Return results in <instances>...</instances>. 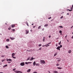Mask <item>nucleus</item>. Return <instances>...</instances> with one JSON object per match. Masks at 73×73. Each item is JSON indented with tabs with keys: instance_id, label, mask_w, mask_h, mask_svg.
<instances>
[{
	"instance_id": "f257e3e1",
	"label": "nucleus",
	"mask_w": 73,
	"mask_h": 73,
	"mask_svg": "<svg viewBox=\"0 0 73 73\" xmlns=\"http://www.w3.org/2000/svg\"><path fill=\"white\" fill-rule=\"evenodd\" d=\"M40 62L41 64H45V62L44 60H40Z\"/></svg>"
},
{
	"instance_id": "f03ea898",
	"label": "nucleus",
	"mask_w": 73,
	"mask_h": 73,
	"mask_svg": "<svg viewBox=\"0 0 73 73\" xmlns=\"http://www.w3.org/2000/svg\"><path fill=\"white\" fill-rule=\"evenodd\" d=\"M25 65V63H24V62H22L20 63V65L21 66H24Z\"/></svg>"
},
{
	"instance_id": "7ed1b4c3",
	"label": "nucleus",
	"mask_w": 73,
	"mask_h": 73,
	"mask_svg": "<svg viewBox=\"0 0 73 73\" xmlns=\"http://www.w3.org/2000/svg\"><path fill=\"white\" fill-rule=\"evenodd\" d=\"M6 60L7 61H11V62L12 61V59H8V58H7L6 59Z\"/></svg>"
},
{
	"instance_id": "20e7f679",
	"label": "nucleus",
	"mask_w": 73,
	"mask_h": 73,
	"mask_svg": "<svg viewBox=\"0 0 73 73\" xmlns=\"http://www.w3.org/2000/svg\"><path fill=\"white\" fill-rule=\"evenodd\" d=\"M60 46H58L57 48H56V49H57L58 50H60Z\"/></svg>"
},
{
	"instance_id": "39448f33",
	"label": "nucleus",
	"mask_w": 73,
	"mask_h": 73,
	"mask_svg": "<svg viewBox=\"0 0 73 73\" xmlns=\"http://www.w3.org/2000/svg\"><path fill=\"white\" fill-rule=\"evenodd\" d=\"M29 33V31L28 30H26V34H28Z\"/></svg>"
},
{
	"instance_id": "423d86ee",
	"label": "nucleus",
	"mask_w": 73,
	"mask_h": 73,
	"mask_svg": "<svg viewBox=\"0 0 73 73\" xmlns=\"http://www.w3.org/2000/svg\"><path fill=\"white\" fill-rule=\"evenodd\" d=\"M32 63V62H25V64H26L27 65V64H31Z\"/></svg>"
},
{
	"instance_id": "0eeeda50",
	"label": "nucleus",
	"mask_w": 73,
	"mask_h": 73,
	"mask_svg": "<svg viewBox=\"0 0 73 73\" xmlns=\"http://www.w3.org/2000/svg\"><path fill=\"white\" fill-rule=\"evenodd\" d=\"M10 38L11 40H15V38H12L11 37H10Z\"/></svg>"
},
{
	"instance_id": "6e6552de",
	"label": "nucleus",
	"mask_w": 73,
	"mask_h": 73,
	"mask_svg": "<svg viewBox=\"0 0 73 73\" xmlns=\"http://www.w3.org/2000/svg\"><path fill=\"white\" fill-rule=\"evenodd\" d=\"M53 72L54 73H58V72L56 71H55V70H54L53 71Z\"/></svg>"
},
{
	"instance_id": "1a4fd4ad",
	"label": "nucleus",
	"mask_w": 73,
	"mask_h": 73,
	"mask_svg": "<svg viewBox=\"0 0 73 73\" xmlns=\"http://www.w3.org/2000/svg\"><path fill=\"white\" fill-rule=\"evenodd\" d=\"M71 52H72V50H69L68 52V53H71Z\"/></svg>"
},
{
	"instance_id": "9d476101",
	"label": "nucleus",
	"mask_w": 73,
	"mask_h": 73,
	"mask_svg": "<svg viewBox=\"0 0 73 73\" xmlns=\"http://www.w3.org/2000/svg\"><path fill=\"white\" fill-rule=\"evenodd\" d=\"M15 27V25H11V27L12 28H14V27Z\"/></svg>"
},
{
	"instance_id": "9b49d317",
	"label": "nucleus",
	"mask_w": 73,
	"mask_h": 73,
	"mask_svg": "<svg viewBox=\"0 0 73 73\" xmlns=\"http://www.w3.org/2000/svg\"><path fill=\"white\" fill-rule=\"evenodd\" d=\"M34 59V58H33V57H32L30 59V60L32 61V60H33Z\"/></svg>"
},
{
	"instance_id": "f8f14e48",
	"label": "nucleus",
	"mask_w": 73,
	"mask_h": 73,
	"mask_svg": "<svg viewBox=\"0 0 73 73\" xmlns=\"http://www.w3.org/2000/svg\"><path fill=\"white\" fill-rule=\"evenodd\" d=\"M31 70V69H29L27 70V72H30Z\"/></svg>"
},
{
	"instance_id": "ddd939ff",
	"label": "nucleus",
	"mask_w": 73,
	"mask_h": 73,
	"mask_svg": "<svg viewBox=\"0 0 73 73\" xmlns=\"http://www.w3.org/2000/svg\"><path fill=\"white\" fill-rule=\"evenodd\" d=\"M33 65L34 66H35V65H36V62L34 61L33 63Z\"/></svg>"
},
{
	"instance_id": "4468645a",
	"label": "nucleus",
	"mask_w": 73,
	"mask_h": 73,
	"mask_svg": "<svg viewBox=\"0 0 73 73\" xmlns=\"http://www.w3.org/2000/svg\"><path fill=\"white\" fill-rule=\"evenodd\" d=\"M57 54V53L56 52L54 55V57H55V56H56Z\"/></svg>"
},
{
	"instance_id": "2eb2a0df",
	"label": "nucleus",
	"mask_w": 73,
	"mask_h": 73,
	"mask_svg": "<svg viewBox=\"0 0 73 73\" xmlns=\"http://www.w3.org/2000/svg\"><path fill=\"white\" fill-rule=\"evenodd\" d=\"M15 53H13L12 55V56H15Z\"/></svg>"
},
{
	"instance_id": "dca6fc26",
	"label": "nucleus",
	"mask_w": 73,
	"mask_h": 73,
	"mask_svg": "<svg viewBox=\"0 0 73 73\" xmlns=\"http://www.w3.org/2000/svg\"><path fill=\"white\" fill-rule=\"evenodd\" d=\"M39 64L38 63H37L35 64L36 66H39Z\"/></svg>"
},
{
	"instance_id": "f3484780",
	"label": "nucleus",
	"mask_w": 73,
	"mask_h": 73,
	"mask_svg": "<svg viewBox=\"0 0 73 73\" xmlns=\"http://www.w3.org/2000/svg\"><path fill=\"white\" fill-rule=\"evenodd\" d=\"M59 32L60 33H61V35L62 34V31H61V30H60L59 31Z\"/></svg>"
},
{
	"instance_id": "a211bd4d",
	"label": "nucleus",
	"mask_w": 73,
	"mask_h": 73,
	"mask_svg": "<svg viewBox=\"0 0 73 73\" xmlns=\"http://www.w3.org/2000/svg\"><path fill=\"white\" fill-rule=\"evenodd\" d=\"M7 64H6L3 66V68H5V67H6V66H7Z\"/></svg>"
},
{
	"instance_id": "6ab92c4d",
	"label": "nucleus",
	"mask_w": 73,
	"mask_h": 73,
	"mask_svg": "<svg viewBox=\"0 0 73 73\" xmlns=\"http://www.w3.org/2000/svg\"><path fill=\"white\" fill-rule=\"evenodd\" d=\"M62 68L61 67H57V68L58 69H61Z\"/></svg>"
},
{
	"instance_id": "aec40b11",
	"label": "nucleus",
	"mask_w": 73,
	"mask_h": 73,
	"mask_svg": "<svg viewBox=\"0 0 73 73\" xmlns=\"http://www.w3.org/2000/svg\"><path fill=\"white\" fill-rule=\"evenodd\" d=\"M6 48H7V49H9V48L8 47V46L6 45Z\"/></svg>"
},
{
	"instance_id": "412c9836",
	"label": "nucleus",
	"mask_w": 73,
	"mask_h": 73,
	"mask_svg": "<svg viewBox=\"0 0 73 73\" xmlns=\"http://www.w3.org/2000/svg\"><path fill=\"white\" fill-rule=\"evenodd\" d=\"M41 26H39L38 27V29H40V28H41Z\"/></svg>"
},
{
	"instance_id": "4be33fe9",
	"label": "nucleus",
	"mask_w": 73,
	"mask_h": 73,
	"mask_svg": "<svg viewBox=\"0 0 73 73\" xmlns=\"http://www.w3.org/2000/svg\"><path fill=\"white\" fill-rule=\"evenodd\" d=\"M67 10H68V11H72V9L69 10V9H68Z\"/></svg>"
},
{
	"instance_id": "5701e85b",
	"label": "nucleus",
	"mask_w": 73,
	"mask_h": 73,
	"mask_svg": "<svg viewBox=\"0 0 73 73\" xmlns=\"http://www.w3.org/2000/svg\"><path fill=\"white\" fill-rule=\"evenodd\" d=\"M6 41H9V39H6Z\"/></svg>"
},
{
	"instance_id": "b1692460",
	"label": "nucleus",
	"mask_w": 73,
	"mask_h": 73,
	"mask_svg": "<svg viewBox=\"0 0 73 73\" xmlns=\"http://www.w3.org/2000/svg\"><path fill=\"white\" fill-rule=\"evenodd\" d=\"M48 25L47 24H46L44 26V27H47L48 26Z\"/></svg>"
},
{
	"instance_id": "393cba45",
	"label": "nucleus",
	"mask_w": 73,
	"mask_h": 73,
	"mask_svg": "<svg viewBox=\"0 0 73 73\" xmlns=\"http://www.w3.org/2000/svg\"><path fill=\"white\" fill-rule=\"evenodd\" d=\"M12 57H13V58H16L15 57H14L13 56H12Z\"/></svg>"
},
{
	"instance_id": "a878e982",
	"label": "nucleus",
	"mask_w": 73,
	"mask_h": 73,
	"mask_svg": "<svg viewBox=\"0 0 73 73\" xmlns=\"http://www.w3.org/2000/svg\"><path fill=\"white\" fill-rule=\"evenodd\" d=\"M59 28H63V27L62 26H60L59 27Z\"/></svg>"
},
{
	"instance_id": "bb28decb",
	"label": "nucleus",
	"mask_w": 73,
	"mask_h": 73,
	"mask_svg": "<svg viewBox=\"0 0 73 73\" xmlns=\"http://www.w3.org/2000/svg\"><path fill=\"white\" fill-rule=\"evenodd\" d=\"M16 69V68H15L14 69H13V71H15V70Z\"/></svg>"
},
{
	"instance_id": "cd10ccee",
	"label": "nucleus",
	"mask_w": 73,
	"mask_h": 73,
	"mask_svg": "<svg viewBox=\"0 0 73 73\" xmlns=\"http://www.w3.org/2000/svg\"><path fill=\"white\" fill-rule=\"evenodd\" d=\"M44 38H45V37H44L43 38V41H45V39H44Z\"/></svg>"
},
{
	"instance_id": "c85d7f7f",
	"label": "nucleus",
	"mask_w": 73,
	"mask_h": 73,
	"mask_svg": "<svg viewBox=\"0 0 73 73\" xmlns=\"http://www.w3.org/2000/svg\"><path fill=\"white\" fill-rule=\"evenodd\" d=\"M62 18H63V16H62V17H60V19H62Z\"/></svg>"
},
{
	"instance_id": "c756f323",
	"label": "nucleus",
	"mask_w": 73,
	"mask_h": 73,
	"mask_svg": "<svg viewBox=\"0 0 73 73\" xmlns=\"http://www.w3.org/2000/svg\"><path fill=\"white\" fill-rule=\"evenodd\" d=\"M8 29H9V30H10L11 29V27H10V28H9Z\"/></svg>"
},
{
	"instance_id": "7c9ffc66",
	"label": "nucleus",
	"mask_w": 73,
	"mask_h": 73,
	"mask_svg": "<svg viewBox=\"0 0 73 73\" xmlns=\"http://www.w3.org/2000/svg\"><path fill=\"white\" fill-rule=\"evenodd\" d=\"M1 56L2 57H5V55H2Z\"/></svg>"
},
{
	"instance_id": "2f4dec72",
	"label": "nucleus",
	"mask_w": 73,
	"mask_h": 73,
	"mask_svg": "<svg viewBox=\"0 0 73 73\" xmlns=\"http://www.w3.org/2000/svg\"><path fill=\"white\" fill-rule=\"evenodd\" d=\"M5 61V59L3 60H2V62H3V61Z\"/></svg>"
},
{
	"instance_id": "473e14b6",
	"label": "nucleus",
	"mask_w": 73,
	"mask_h": 73,
	"mask_svg": "<svg viewBox=\"0 0 73 73\" xmlns=\"http://www.w3.org/2000/svg\"><path fill=\"white\" fill-rule=\"evenodd\" d=\"M11 62L10 61H8V63L9 64H10V63H11Z\"/></svg>"
},
{
	"instance_id": "72a5a7b5",
	"label": "nucleus",
	"mask_w": 73,
	"mask_h": 73,
	"mask_svg": "<svg viewBox=\"0 0 73 73\" xmlns=\"http://www.w3.org/2000/svg\"><path fill=\"white\" fill-rule=\"evenodd\" d=\"M60 48H61L62 47V45H60Z\"/></svg>"
},
{
	"instance_id": "f704fd0d",
	"label": "nucleus",
	"mask_w": 73,
	"mask_h": 73,
	"mask_svg": "<svg viewBox=\"0 0 73 73\" xmlns=\"http://www.w3.org/2000/svg\"><path fill=\"white\" fill-rule=\"evenodd\" d=\"M52 18V17H50L49 18H48V19H50Z\"/></svg>"
},
{
	"instance_id": "c9c22d12",
	"label": "nucleus",
	"mask_w": 73,
	"mask_h": 73,
	"mask_svg": "<svg viewBox=\"0 0 73 73\" xmlns=\"http://www.w3.org/2000/svg\"><path fill=\"white\" fill-rule=\"evenodd\" d=\"M41 46V44H40L38 45L39 46Z\"/></svg>"
},
{
	"instance_id": "e433bc0d",
	"label": "nucleus",
	"mask_w": 73,
	"mask_h": 73,
	"mask_svg": "<svg viewBox=\"0 0 73 73\" xmlns=\"http://www.w3.org/2000/svg\"><path fill=\"white\" fill-rule=\"evenodd\" d=\"M42 31H44V28L42 29Z\"/></svg>"
},
{
	"instance_id": "4c0bfd02",
	"label": "nucleus",
	"mask_w": 73,
	"mask_h": 73,
	"mask_svg": "<svg viewBox=\"0 0 73 73\" xmlns=\"http://www.w3.org/2000/svg\"><path fill=\"white\" fill-rule=\"evenodd\" d=\"M13 31V32H14V31H15V29H13L12 30Z\"/></svg>"
},
{
	"instance_id": "58836bf2",
	"label": "nucleus",
	"mask_w": 73,
	"mask_h": 73,
	"mask_svg": "<svg viewBox=\"0 0 73 73\" xmlns=\"http://www.w3.org/2000/svg\"><path fill=\"white\" fill-rule=\"evenodd\" d=\"M39 50H41V48H40L39 49Z\"/></svg>"
},
{
	"instance_id": "ea45409f",
	"label": "nucleus",
	"mask_w": 73,
	"mask_h": 73,
	"mask_svg": "<svg viewBox=\"0 0 73 73\" xmlns=\"http://www.w3.org/2000/svg\"><path fill=\"white\" fill-rule=\"evenodd\" d=\"M59 65V64H57L56 65V66H58Z\"/></svg>"
},
{
	"instance_id": "a19ab883",
	"label": "nucleus",
	"mask_w": 73,
	"mask_h": 73,
	"mask_svg": "<svg viewBox=\"0 0 73 73\" xmlns=\"http://www.w3.org/2000/svg\"><path fill=\"white\" fill-rule=\"evenodd\" d=\"M27 26H29V25H28V23H27Z\"/></svg>"
},
{
	"instance_id": "79ce46f5",
	"label": "nucleus",
	"mask_w": 73,
	"mask_h": 73,
	"mask_svg": "<svg viewBox=\"0 0 73 73\" xmlns=\"http://www.w3.org/2000/svg\"><path fill=\"white\" fill-rule=\"evenodd\" d=\"M37 73V72H33V73Z\"/></svg>"
},
{
	"instance_id": "37998d69",
	"label": "nucleus",
	"mask_w": 73,
	"mask_h": 73,
	"mask_svg": "<svg viewBox=\"0 0 73 73\" xmlns=\"http://www.w3.org/2000/svg\"><path fill=\"white\" fill-rule=\"evenodd\" d=\"M50 44V43H49L48 44H47L46 45H45V46H46V45H48V44Z\"/></svg>"
},
{
	"instance_id": "c03bdc74",
	"label": "nucleus",
	"mask_w": 73,
	"mask_h": 73,
	"mask_svg": "<svg viewBox=\"0 0 73 73\" xmlns=\"http://www.w3.org/2000/svg\"><path fill=\"white\" fill-rule=\"evenodd\" d=\"M27 59H28V60H29V59H30V58H28Z\"/></svg>"
},
{
	"instance_id": "a18cd8bd",
	"label": "nucleus",
	"mask_w": 73,
	"mask_h": 73,
	"mask_svg": "<svg viewBox=\"0 0 73 73\" xmlns=\"http://www.w3.org/2000/svg\"><path fill=\"white\" fill-rule=\"evenodd\" d=\"M48 73H50V72L49 71H48Z\"/></svg>"
},
{
	"instance_id": "49530a36",
	"label": "nucleus",
	"mask_w": 73,
	"mask_h": 73,
	"mask_svg": "<svg viewBox=\"0 0 73 73\" xmlns=\"http://www.w3.org/2000/svg\"><path fill=\"white\" fill-rule=\"evenodd\" d=\"M48 37H49V38H50V37H51V36H49Z\"/></svg>"
},
{
	"instance_id": "de8ad7c7",
	"label": "nucleus",
	"mask_w": 73,
	"mask_h": 73,
	"mask_svg": "<svg viewBox=\"0 0 73 73\" xmlns=\"http://www.w3.org/2000/svg\"><path fill=\"white\" fill-rule=\"evenodd\" d=\"M56 46H58V45H57V44H56Z\"/></svg>"
},
{
	"instance_id": "09e8293b",
	"label": "nucleus",
	"mask_w": 73,
	"mask_h": 73,
	"mask_svg": "<svg viewBox=\"0 0 73 73\" xmlns=\"http://www.w3.org/2000/svg\"><path fill=\"white\" fill-rule=\"evenodd\" d=\"M58 44H59V45H60V44H61V43H60V42H59Z\"/></svg>"
},
{
	"instance_id": "8fccbe9b",
	"label": "nucleus",
	"mask_w": 73,
	"mask_h": 73,
	"mask_svg": "<svg viewBox=\"0 0 73 73\" xmlns=\"http://www.w3.org/2000/svg\"><path fill=\"white\" fill-rule=\"evenodd\" d=\"M67 15H69V13H67Z\"/></svg>"
},
{
	"instance_id": "3c124183",
	"label": "nucleus",
	"mask_w": 73,
	"mask_h": 73,
	"mask_svg": "<svg viewBox=\"0 0 73 73\" xmlns=\"http://www.w3.org/2000/svg\"><path fill=\"white\" fill-rule=\"evenodd\" d=\"M35 27H36V26H33V28H35Z\"/></svg>"
},
{
	"instance_id": "603ef678",
	"label": "nucleus",
	"mask_w": 73,
	"mask_h": 73,
	"mask_svg": "<svg viewBox=\"0 0 73 73\" xmlns=\"http://www.w3.org/2000/svg\"><path fill=\"white\" fill-rule=\"evenodd\" d=\"M70 9H73V8L72 7H71Z\"/></svg>"
},
{
	"instance_id": "864d4df0",
	"label": "nucleus",
	"mask_w": 73,
	"mask_h": 73,
	"mask_svg": "<svg viewBox=\"0 0 73 73\" xmlns=\"http://www.w3.org/2000/svg\"><path fill=\"white\" fill-rule=\"evenodd\" d=\"M66 37H67V35H66V36L65 38H66Z\"/></svg>"
},
{
	"instance_id": "5fc2aeb1",
	"label": "nucleus",
	"mask_w": 73,
	"mask_h": 73,
	"mask_svg": "<svg viewBox=\"0 0 73 73\" xmlns=\"http://www.w3.org/2000/svg\"><path fill=\"white\" fill-rule=\"evenodd\" d=\"M45 46V45H43V46H42L44 47Z\"/></svg>"
},
{
	"instance_id": "6e6d98bb",
	"label": "nucleus",
	"mask_w": 73,
	"mask_h": 73,
	"mask_svg": "<svg viewBox=\"0 0 73 73\" xmlns=\"http://www.w3.org/2000/svg\"><path fill=\"white\" fill-rule=\"evenodd\" d=\"M61 41H60V43H61Z\"/></svg>"
},
{
	"instance_id": "4d7b16f0",
	"label": "nucleus",
	"mask_w": 73,
	"mask_h": 73,
	"mask_svg": "<svg viewBox=\"0 0 73 73\" xmlns=\"http://www.w3.org/2000/svg\"><path fill=\"white\" fill-rule=\"evenodd\" d=\"M32 25H33V24H32Z\"/></svg>"
},
{
	"instance_id": "13d9d810",
	"label": "nucleus",
	"mask_w": 73,
	"mask_h": 73,
	"mask_svg": "<svg viewBox=\"0 0 73 73\" xmlns=\"http://www.w3.org/2000/svg\"><path fill=\"white\" fill-rule=\"evenodd\" d=\"M31 32H32V30H31Z\"/></svg>"
},
{
	"instance_id": "bf43d9fd",
	"label": "nucleus",
	"mask_w": 73,
	"mask_h": 73,
	"mask_svg": "<svg viewBox=\"0 0 73 73\" xmlns=\"http://www.w3.org/2000/svg\"><path fill=\"white\" fill-rule=\"evenodd\" d=\"M73 28V26H72L71 27V28Z\"/></svg>"
},
{
	"instance_id": "052dcab7",
	"label": "nucleus",
	"mask_w": 73,
	"mask_h": 73,
	"mask_svg": "<svg viewBox=\"0 0 73 73\" xmlns=\"http://www.w3.org/2000/svg\"><path fill=\"white\" fill-rule=\"evenodd\" d=\"M53 19H52L51 21H53Z\"/></svg>"
},
{
	"instance_id": "680f3d73",
	"label": "nucleus",
	"mask_w": 73,
	"mask_h": 73,
	"mask_svg": "<svg viewBox=\"0 0 73 73\" xmlns=\"http://www.w3.org/2000/svg\"><path fill=\"white\" fill-rule=\"evenodd\" d=\"M60 61V60H58V61Z\"/></svg>"
},
{
	"instance_id": "e2e57ef3",
	"label": "nucleus",
	"mask_w": 73,
	"mask_h": 73,
	"mask_svg": "<svg viewBox=\"0 0 73 73\" xmlns=\"http://www.w3.org/2000/svg\"><path fill=\"white\" fill-rule=\"evenodd\" d=\"M0 73H3V72H0Z\"/></svg>"
},
{
	"instance_id": "0e129e2a",
	"label": "nucleus",
	"mask_w": 73,
	"mask_h": 73,
	"mask_svg": "<svg viewBox=\"0 0 73 73\" xmlns=\"http://www.w3.org/2000/svg\"><path fill=\"white\" fill-rule=\"evenodd\" d=\"M72 8H73V5H72Z\"/></svg>"
},
{
	"instance_id": "69168bd1",
	"label": "nucleus",
	"mask_w": 73,
	"mask_h": 73,
	"mask_svg": "<svg viewBox=\"0 0 73 73\" xmlns=\"http://www.w3.org/2000/svg\"><path fill=\"white\" fill-rule=\"evenodd\" d=\"M48 45L46 46V47H48Z\"/></svg>"
},
{
	"instance_id": "338daca9",
	"label": "nucleus",
	"mask_w": 73,
	"mask_h": 73,
	"mask_svg": "<svg viewBox=\"0 0 73 73\" xmlns=\"http://www.w3.org/2000/svg\"><path fill=\"white\" fill-rule=\"evenodd\" d=\"M5 24L6 25H7V23H5Z\"/></svg>"
},
{
	"instance_id": "774afa93",
	"label": "nucleus",
	"mask_w": 73,
	"mask_h": 73,
	"mask_svg": "<svg viewBox=\"0 0 73 73\" xmlns=\"http://www.w3.org/2000/svg\"><path fill=\"white\" fill-rule=\"evenodd\" d=\"M28 60H28V59H27V60H26V61H28Z\"/></svg>"
}]
</instances>
